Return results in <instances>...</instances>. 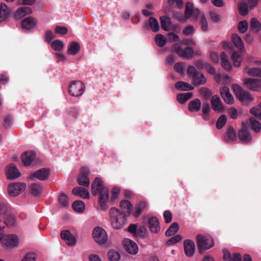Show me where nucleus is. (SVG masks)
I'll return each instance as SVG.
<instances>
[{"label":"nucleus","instance_id":"nucleus-5","mask_svg":"<svg viewBox=\"0 0 261 261\" xmlns=\"http://www.w3.org/2000/svg\"><path fill=\"white\" fill-rule=\"evenodd\" d=\"M92 237L95 242L99 245L106 244L108 240L107 232L100 227H96L93 229Z\"/></svg>","mask_w":261,"mask_h":261},{"label":"nucleus","instance_id":"nucleus-47","mask_svg":"<svg viewBox=\"0 0 261 261\" xmlns=\"http://www.w3.org/2000/svg\"><path fill=\"white\" fill-rule=\"evenodd\" d=\"M155 42L159 46H164L167 42V39L161 34H157L155 37Z\"/></svg>","mask_w":261,"mask_h":261},{"label":"nucleus","instance_id":"nucleus-7","mask_svg":"<svg viewBox=\"0 0 261 261\" xmlns=\"http://www.w3.org/2000/svg\"><path fill=\"white\" fill-rule=\"evenodd\" d=\"M26 185L22 182H13L8 186V193L10 196L15 197L23 192Z\"/></svg>","mask_w":261,"mask_h":261},{"label":"nucleus","instance_id":"nucleus-32","mask_svg":"<svg viewBox=\"0 0 261 261\" xmlns=\"http://www.w3.org/2000/svg\"><path fill=\"white\" fill-rule=\"evenodd\" d=\"M223 259L224 261H241V256L238 253H234L231 256L230 253L227 250H224Z\"/></svg>","mask_w":261,"mask_h":261},{"label":"nucleus","instance_id":"nucleus-6","mask_svg":"<svg viewBox=\"0 0 261 261\" xmlns=\"http://www.w3.org/2000/svg\"><path fill=\"white\" fill-rule=\"evenodd\" d=\"M242 81L244 86L249 90L261 92V78L245 77Z\"/></svg>","mask_w":261,"mask_h":261},{"label":"nucleus","instance_id":"nucleus-42","mask_svg":"<svg viewBox=\"0 0 261 261\" xmlns=\"http://www.w3.org/2000/svg\"><path fill=\"white\" fill-rule=\"evenodd\" d=\"M200 107L201 102L198 99H194L189 104V109L191 112H197L199 111Z\"/></svg>","mask_w":261,"mask_h":261},{"label":"nucleus","instance_id":"nucleus-14","mask_svg":"<svg viewBox=\"0 0 261 261\" xmlns=\"http://www.w3.org/2000/svg\"><path fill=\"white\" fill-rule=\"evenodd\" d=\"M220 95L224 102L228 105H232L234 102L233 95L230 92L229 88L226 86H223L220 89Z\"/></svg>","mask_w":261,"mask_h":261},{"label":"nucleus","instance_id":"nucleus-57","mask_svg":"<svg viewBox=\"0 0 261 261\" xmlns=\"http://www.w3.org/2000/svg\"><path fill=\"white\" fill-rule=\"evenodd\" d=\"M251 27L253 32H257L260 29V23L256 18H252L251 20Z\"/></svg>","mask_w":261,"mask_h":261},{"label":"nucleus","instance_id":"nucleus-1","mask_svg":"<svg viewBox=\"0 0 261 261\" xmlns=\"http://www.w3.org/2000/svg\"><path fill=\"white\" fill-rule=\"evenodd\" d=\"M111 223L115 229L122 228L126 224V219L124 215L116 207H112L109 211Z\"/></svg>","mask_w":261,"mask_h":261},{"label":"nucleus","instance_id":"nucleus-2","mask_svg":"<svg viewBox=\"0 0 261 261\" xmlns=\"http://www.w3.org/2000/svg\"><path fill=\"white\" fill-rule=\"evenodd\" d=\"M188 75L192 79V83L196 86L204 84L207 79L203 73L198 71L195 67L190 66L187 69Z\"/></svg>","mask_w":261,"mask_h":261},{"label":"nucleus","instance_id":"nucleus-58","mask_svg":"<svg viewBox=\"0 0 261 261\" xmlns=\"http://www.w3.org/2000/svg\"><path fill=\"white\" fill-rule=\"evenodd\" d=\"M36 255L34 252H28L25 254L21 261H36Z\"/></svg>","mask_w":261,"mask_h":261},{"label":"nucleus","instance_id":"nucleus-37","mask_svg":"<svg viewBox=\"0 0 261 261\" xmlns=\"http://www.w3.org/2000/svg\"><path fill=\"white\" fill-rule=\"evenodd\" d=\"M194 51L192 48L190 47H185L180 53L179 57L184 59H190L194 56Z\"/></svg>","mask_w":261,"mask_h":261},{"label":"nucleus","instance_id":"nucleus-17","mask_svg":"<svg viewBox=\"0 0 261 261\" xmlns=\"http://www.w3.org/2000/svg\"><path fill=\"white\" fill-rule=\"evenodd\" d=\"M6 176L9 179H14L21 175L20 172L14 164H10L7 167Z\"/></svg>","mask_w":261,"mask_h":261},{"label":"nucleus","instance_id":"nucleus-45","mask_svg":"<svg viewBox=\"0 0 261 261\" xmlns=\"http://www.w3.org/2000/svg\"><path fill=\"white\" fill-rule=\"evenodd\" d=\"M120 206L124 213L129 214L130 213L132 205L131 203L128 201L123 200L120 202Z\"/></svg>","mask_w":261,"mask_h":261},{"label":"nucleus","instance_id":"nucleus-18","mask_svg":"<svg viewBox=\"0 0 261 261\" xmlns=\"http://www.w3.org/2000/svg\"><path fill=\"white\" fill-rule=\"evenodd\" d=\"M61 238L69 246H74L76 244V239L68 230H62L60 234Z\"/></svg>","mask_w":261,"mask_h":261},{"label":"nucleus","instance_id":"nucleus-61","mask_svg":"<svg viewBox=\"0 0 261 261\" xmlns=\"http://www.w3.org/2000/svg\"><path fill=\"white\" fill-rule=\"evenodd\" d=\"M168 4L173 8H179L182 6L181 0H168Z\"/></svg>","mask_w":261,"mask_h":261},{"label":"nucleus","instance_id":"nucleus-4","mask_svg":"<svg viewBox=\"0 0 261 261\" xmlns=\"http://www.w3.org/2000/svg\"><path fill=\"white\" fill-rule=\"evenodd\" d=\"M197 244L200 253L212 248L214 244L213 238L209 236L198 235L196 238Z\"/></svg>","mask_w":261,"mask_h":261},{"label":"nucleus","instance_id":"nucleus-27","mask_svg":"<svg viewBox=\"0 0 261 261\" xmlns=\"http://www.w3.org/2000/svg\"><path fill=\"white\" fill-rule=\"evenodd\" d=\"M37 24V20L32 17H28L24 19L21 22V27L25 30H31Z\"/></svg>","mask_w":261,"mask_h":261},{"label":"nucleus","instance_id":"nucleus-56","mask_svg":"<svg viewBox=\"0 0 261 261\" xmlns=\"http://www.w3.org/2000/svg\"><path fill=\"white\" fill-rule=\"evenodd\" d=\"M227 117L225 115H221L217 120L216 127L218 129L222 128L226 122Z\"/></svg>","mask_w":261,"mask_h":261},{"label":"nucleus","instance_id":"nucleus-53","mask_svg":"<svg viewBox=\"0 0 261 261\" xmlns=\"http://www.w3.org/2000/svg\"><path fill=\"white\" fill-rule=\"evenodd\" d=\"M59 202L61 205L66 207L69 204V198L65 194L61 193L59 198Z\"/></svg>","mask_w":261,"mask_h":261},{"label":"nucleus","instance_id":"nucleus-11","mask_svg":"<svg viewBox=\"0 0 261 261\" xmlns=\"http://www.w3.org/2000/svg\"><path fill=\"white\" fill-rule=\"evenodd\" d=\"M90 173V169L87 167L83 166L80 168V173L77 179L79 185L87 187L89 186L90 182L88 175Z\"/></svg>","mask_w":261,"mask_h":261},{"label":"nucleus","instance_id":"nucleus-52","mask_svg":"<svg viewBox=\"0 0 261 261\" xmlns=\"http://www.w3.org/2000/svg\"><path fill=\"white\" fill-rule=\"evenodd\" d=\"M225 139L228 142L233 141L236 139V135L232 127L228 129Z\"/></svg>","mask_w":261,"mask_h":261},{"label":"nucleus","instance_id":"nucleus-48","mask_svg":"<svg viewBox=\"0 0 261 261\" xmlns=\"http://www.w3.org/2000/svg\"><path fill=\"white\" fill-rule=\"evenodd\" d=\"M178 225L176 223H173L166 230L165 234L166 236L170 237L174 234L178 230Z\"/></svg>","mask_w":261,"mask_h":261},{"label":"nucleus","instance_id":"nucleus-36","mask_svg":"<svg viewBox=\"0 0 261 261\" xmlns=\"http://www.w3.org/2000/svg\"><path fill=\"white\" fill-rule=\"evenodd\" d=\"M242 54L238 51H234L231 55V60L233 62L234 66L238 67H240L241 63Z\"/></svg>","mask_w":261,"mask_h":261},{"label":"nucleus","instance_id":"nucleus-12","mask_svg":"<svg viewBox=\"0 0 261 261\" xmlns=\"http://www.w3.org/2000/svg\"><path fill=\"white\" fill-rule=\"evenodd\" d=\"M243 72L248 76L261 78V66L246 65L243 68Z\"/></svg>","mask_w":261,"mask_h":261},{"label":"nucleus","instance_id":"nucleus-26","mask_svg":"<svg viewBox=\"0 0 261 261\" xmlns=\"http://www.w3.org/2000/svg\"><path fill=\"white\" fill-rule=\"evenodd\" d=\"M213 109L217 112H221L223 109V105L220 98L217 95L213 96L211 99Z\"/></svg>","mask_w":261,"mask_h":261},{"label":"nucleus","instance_id":"nucleus-33","mask_svg":"<svg viewBox=\"0 0 261 261\" xmlns=\"http://www.w3.org/2000/svg\"><path fill=\"white\" fill-rule=\"evenodd\" d=\"M146 207L147 203L146 202L141 201L136 206L135 210L132 212V215L135 217L139 216Z\"/></svg>","mask_w":261,"mask_h":261},{"label":"nucleus","instance_id":"nucleus-41","mask_svg":"<svg viewBox=\"0 0 261 261\" xmlns=\"http://www.w3.org/2000/svg\"><path fill=\"white\" fill-rule=\"evenodd\" d=\"M72 207L75 212L82 213L85 210V205L82 201L77 200L73 203Z\"/></svg>","mask_w":261,"mask_h":261},{"label":"nucleus","instance_id":"nucleus-29","mask_svg":"<svg viewBox=\"0 0 261 261\" xmlns=\"http://www.w3.org/2000/svg\"><path fill=\"white\" fill-rule=\"evenodd\" d=\"M72 193L83 199H89L90 194L88 191L82 187H75L72 190Z\"/></svg>","mask_w":261,"mask_h":261},{"label":"nucleus","instance_id":"nucleus-22","mask_svg":"<svg viewBox=\"0 0 261 261\" xmlns=\"http://www.w3.org/2000/svg\"><path fill=\"white\" fill-rule=\"evenodd\" d=\"M147 222L151 232L157 233L160 231V223L158 219L156 217H149L148 219Z\"/></svg>","mask_w":261,"mask_h":261},{"label":"nucleus","instance_id":"nucleus-24","mask_svg":"<svg viewBox=\"0 0 261 261\" xmlns=\"http://www.w3.org/2000/svg\"><path fill=\"white\" fill-rule=\"evenodd\" d=\"M81 49L79 43L75 41H71L67 45V54L70 56H75L79 54Z\"/></svg>","mask_w":261,"mask_h":261},{"label":"nucleus","instance_id":"nucleus-31","mask_svg":"<svg viewBox=\"0 0 261 261\" xmlns=\"http://www.w3.org/2000/svg\"><path fill=\"white\" fill-rule=\"evenodd\" d=\"M220 57L222 66L227 70H231L232 66L230 62L229 61L227 55L224 52H222Z\"/></svg>","mask_w":261,"mask_h":261},{"label":"nucleus","instance_id":"nucleus-54","mask_svg":"<svg viewBox=\"0 0 261 261\" xmlns=\"http://www.w3.org/2000/svg\"><path fill=\"white\" fill-rule=\"evenodd\" d=\"M4 216H5V222L7 225H13L15 224L16 222V219L13 215L7 214V213Z\"/></svg>","mask_w":261,"mask_h":261},{"label":"nucleus","instance_id":"nucleus-25","mask_svg":"<svg viewBox=\"0 0 261 261\" xmlns=\"http://www.w3.org/2000/svg\"><path fill=\"white\" fill-rule=\"evenodd\" d=\"M50 171L46 168H42L35 171L33 174L32 177H36L40 180H45L47 179L49 175Z\"/></svg>","mask_w":261,"mask_h":261},{"label":"nucleus","instance_id":"nucleus-38","mask_svg":"<svg viewBox=\"0 0 261 261\" xmlns=\"http://www.w3.org/2000/svg\"><path fill=\"white\" fill-rule=\"evenodd\" d=\"M245 62L246 65H253L257 66H261V59H257V58L248 55L245 58Z\"/></svg>","mask_w":261,"mask_h":261},{"label":"nucleus","instance_id":"nucleus-55","mask_svg":"<svg viewBox=\"0 0 261 261\" xmlns=\"http://www.w3.org/2000/svg\"><path fill=\"white\" fill-rule=\"evenodd\" d=\"M250 113L257 119L261 120V107H253L250 110Z\"/></svg>","mask_w":261,"mask_h":261},{"label":"nucleus","instance_id":"nucleus-51","mask_svg":"<svg viewBox=\"0 0 261 261\" xmlns=\"http://www.w3.org/2000/svg\"><path fill=\"white\" fill-rule=\"evenodd\" d=\"M248 5L244 2L241 3L238 5V9L241 15L245 16L248 13Z\"/></svg>","mask_w":261,"mask_h":261},{"label":"nucleus","instance_id":"nucleus-63","mask_svg":"<svg viewBox=\"0 0 261 261\" xmlns=\"http://www.w3.org/2000/svg\"><path fill=\"white\" fill-rule=\"evenodd\" d=\"M171 50L177 54L179 56L183 49L181 48L180 43H174L171 47Z\"/></svg>","mask_w":261,"mask_h":261},{"label":"nucleus","instance_id":"nucleus-21","mask_svg":"<svg viewBox=\"0 0 261 261\" xmlns=\"http://www.w3.org/2000/svg\"><path fill=\"white\" fill-rule=\"evenodd\" d=\"M35 153L32 151H26L21 156V160L25 166H30L35 160Z\"/></svg>","mask_w":261,"mask_h":261},{"label":"nucleus","instance_id":"nucleus-50","mask_svg":"<svg viewBox=\"0 0 261 261\" xmlns=\"http://www.w3.org/2000/svg\"><path fill=\"white\" fill-rule=\"evenodd\" d=\"M149 23L152 31L154 32H158L160 29V25L158 20L153 17H150L149 19Z\"/></svg>","mask_w":261,"mask_h":261},{"label":"nucleus","instance_id":"nucleus-8","mask_svg":"<svg viewBox=\"0 0 261 261\" xmlns=\"http://www.w3.org/2000/svg\"><path fill=\"white\" fill-rule=\"evenodd\" d=\"M2 243L3 245L8 248H16L20 243L19 237L15 234H11L3 238Z\"/></svg>","mask_w":261,"mask_h":261},{"label":"nucleus","instance_id":"nucleus-62","mask_svg":"<svg viewBox=\"0 0 261 261\" xmlns=\"http://www.w3.org/2000/svg\"><path fill=\"white\" fill-rule=\"evenodd\" d=\"M195 29L193 25H190L186 27L183 30V34L187 36L192 35L195 32Z\"/></svg>","mask_w":261,"mask_h":261},{"label":"nucleus","instance_id":"nucleus-35","mask_svg":"<svg viewBox=\"0 0 261 261\" xmlns=\"http://www.w3.org/2000/svg\"><path fill=\"white\" fill-rule=\"evenodd\" d=\"M231 40L234 45L240 50L244 48V43L241 37L237 34H233L231 36Z\"/></svg>","mask_w":261,"mask_h":261},{"label":"nucleus","instance_id":"nucleus-15","mask_svg":"<svg viewBox=\"0 0 261 261\" xmlns=\"http://www.w3.org/2000/svg\"><path fill=\"white\" fill-rule=\"evenodd\" d=\"M12 10L10 7L4 3L0 4V22H5L9 20L11 14Z\"/></svg>","mask_w":261,"mask_h":261},{"label":"nucleus","instance_id":"nucleus-23","mask_svg":"<svg viewBox=\"0 0 261 261\" xmlns=\"http://www.w3.org/2000/svg\"><path fill=\"white\" fill-rule=\"evenodd\" d=\"M240 140L245 143L250 142L252 140V137L250 132L245 128H241L238 133Z\"/></svg>","mask_w":261,"mask_h":261},{"label":"nucleus","instance_id":"nucleus-64","mask_svg":"<svg viewBox=\"0 0 261 261\" xmlns=\"http://www.w3.org/2000/svg\"><path fill=\"white\" fill-rule=\"evenodd\" d=\"M200 93L205 99L208 98L212 95L211 92L206 88H202L200 90Z\"/></svg>","mask_w":261,"mask_h":261},{"label":"nucleus","instance_id":"nucleus-43","mask_svg":"<svg viewBox=\"0 0 261 261\" xmlns=\"http://www.w3.org/2000/svg\"><path fill=\"white\" fill-rule=\"evenodd\" d=\"M193 96V93L191 92L184 93L178 94L176 98L179 102L180 103H185L187 100L191 98Z\"/></svg>","mask_w":261,"mask_h":261},{"label":"nucleus","instance_id":"nucleus-59","mask_svg":"<svg viewBox=\"0 0 261 261\" xmlns=\"http://www.w3.org/2000/svg\"><path fill=\"white\" fill-rule=\"evenodd\" d=\"M201 20L200 24L201 25V29L203 31L206 32L208 30V26L207 21L203 15L200 16Z\"/></svg>","mask_w":261,"mask_h":261},{"label":"nucleus","instance_id":"nucleus-19","mask_svg":"<svg viewBox=\"0 0 261 261\" xmlns=\"http://www.w3.org/2000/svg\"><path fill=\"white\" fill-rule=\"evenodd\" d=\"M103 188H106L103 185V181L100 177H96L91 185V193L93 195H96L100 192Z\"/></svg>","mask_w":261,"mask_h":261},{"label":"nucleus","instance_id":"nucleus-16","mask_svg":"<svg viewBox=\"0 0 261 261\" xmlns=\"http://www.w3.org/2000/svg\"><path fill=\"white\" fill-rule=\"evenodd\" d=\"M33 10L30 7H22L18 8L13 14V18L15 20H20L25 16L31 14Z\"/></svg>","mask_w":261,"mask_h":261},{"label":"nucleus","instance_id":"nucleus-46","mask_svg":"<svg viewBox=\"0 0 261 261\" xmlns=\"http://www.w3.org/2000/svg\"><path fill=\"white\" fill-rule=\"evenodd\" d=\"M108 257L110 261H119L120 259L119 253L114 250H111L108 252Z\"/></svg>","mask_w":261,"mask_h":261},{"label":"nucleus","instance_id":"nucleus-10","mask_svg":"<svg viewBox=\"0 0 261 261\" xmlns=\"http://www.w3.org/2000/svg\"><path fill=\"white\" fill-rule=\"evenodd\" d=\"M109 189L107 188H103L99 193L98 202L102 211H106L108 208V202L109 200Z\"/></svg>","mask_w":261,"mask_h":261},{"label":"nucleus","instance_id":"nucleus-30","mask_svg":"<svg viewBox=\"0 0 261 261\" xmlns=\"http://www.w3.org/2000/svg\"><path fill=\"white\" fill-rule=\"evenodd\" d=\"M216 82L219 84L226 85L231 82V79L227 74H217L215 76Z\"/></svg>","mask_w":261,"mask_h":261},{"label":"nucleus","instance_id":"nucleus-40","mask_svg":"<svg viewBox=\"0 0 261 261\" xmlns=\"http://www.w3.org/2000/svg\"><path fill=\"white\" fill-rule=\"evenodd\" d=\"M50 46L55 51H61L64 47V43L61 40L57 39L51 42Z\"/></svg>","mask_w":261,"mask_h":261},{"label":"nucleus","instance_id":"nucleus-3","mask_svg":"<svg viewBox=\"0 0 261 261\" xmlns=\"http://www.w3.org/2000/svg\"><path fill=\"white\" fill-rule=\"evenodd\" d=\"M232 89L238 99L241 102H249L254 100V97L251 93L244 91L240 85L237 84H232Z\"/></svg>","mask_w":261,"mask_h":261},{"label":"nucleus","instance_id":"nucleus-20","mask_svg":"<svg viewBox=\"0 0 261 261\" xmlns=\"http://www.w3.org/2000/svg\"><path fill=\"white\" fill-rule=\"evenodd\" d=\"M193 4L190 2L187 3L185 11V15H181V17L176 16V19L181 22H185L192 16L194 12Z\"/></svg>","mask_w":261,"mask_h":261},{"label":"nucleus","instance_id":"nucleus-9","mask_svg":"<svg viewBox=\"0 0 261 261\" xmlns=\"http://www.w3.org/2000/svg\"><path fill=\"white\" fill-rule=\"evenodd\" d=\"M85 88L84 84L81 81L72 82L69 88V94L75 97H78L83 94Z\"/></svg>","mask_w":261,"mask_h":261},{"label":"nucleus","instance_id":"nucleus-44","mask_svg":"<svg viewBox=\"0 0 261 261\" xmlns=\"http://www.w3.org/2000/svg\"><path fill=\"white\" fill-rule=\"evenodd\" d=\"M42 190L43 188L42 186L39 184H33L31 186V192L35 196L39 195L42 192Z\"/></svg>","mask_w":261,"mask_h":261},{"label":"nucleus","instance_id":"nucleus-13","mask_svg":"<svg viewBox=\"0 0 261 261\" xmlns=\"http://www.w3.org/2000/svg\"><path fill=\"white\" fill-rule=\"evenodd\" d=\"M123 245L125 250L131 254H136L138 252L139 248L137 244L129 239H124Z\"/></svg>","mask_w":261,"mask_h":261},{"label":"nucleus","instance_id":"nucleus-39","mask_svg":"<svg viewBox=\"0 0 261 261\" xmlns=\"http://www.w3.org/2000/svg\"><path fill=\"white\" fill-rule=\"evenodd\" d=\"M175 88L181 91H190L194 89V87L191 85L182 81L177 82L175 84Z\"/></svg>","mask_w":261,"mask_h":261},{"label":"nucleus","instance_id":"nucleus-28","mask_svg":"<svg viewBox=\"0 0 261 261\" xmlns=\"http://www.w3.org/2000/svg\"><path fill=\"white\" fill-rule=\"evenodd\" d=\"M184 249L185 254L188 256H192L195 252V244L191 240H188L184 242Z\"/></svg>","mask_w":261,"mask_h":261},{"label":"nucleus","instance_id":"nucleus-60","mask_svg":"<svg viewBox=\"0 0 261 261\" xmlns=\"http://www.w3.org/2000/svg\"><path fill=\"white\" fill-rule=\"evenodd\" d=\"M248 22L246 20L240 21L238 24V29L240 32L244 33L248 29Z\"/></svg>","mask_w":261,"mask_h":261},{"label":"nucleus","instance_id":"nucleus-49","mask_svg":"<svg viewBox=\"0 0 261 261\" xmlns=\"http://www.w3.org/2000/svg\"><path fill=\"white\" fill-rule=\"evenodd\" d=\"M250 125L251 128L256 133H259L261 130V123L253 118L250 119Z\"/></svg>","mask_w":261,"mask_h":261},{"label":"nucleus","instance_id":"nucleus-34","mask_svg":"<svg viewBox=\"0 0 261 261\" xmlns=\"http://www.w3.org/2000/svg\"><path fill=\"white\" fill-rule=\"evenodd\" d=\"M161 27L165 31H168L172 29V25L169 17L163 16L161 17Z\"/></svg>","mask_w":261,"mask_h":261}]
</instances>
